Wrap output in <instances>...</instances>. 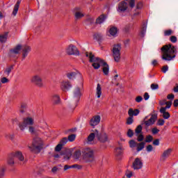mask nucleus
Returning a JSON list of instances; mask_svg holds the SVG:
<instances>
[{"label": "nucleus", "instance_id": "f257e3e1", "mask_svg": "<svg viewBox=\"0 0 178 178\" xmlns=\"http://www.w3.org/2000/svg\"><path fill=\"white\" fill-rule=\"evenodd\" d=\"M161 49L162 52V59L163 60L170 61L176 58L177 49L171 44L163 46Z\"/></svg>", "mask_w": 178, "mask_h": 178}, {"label": "nucleus", "instance_id": "f03ea898", "mask_svg": "<svg viewBox=\"0 0 178 178\" xmlns=\"http://www.w3.org/2000/svg\"><path fill=\"white\" fill-rule=\"evenodd\" d=\"M42 145H44L42 139L36 137L33 139L32 146H29V148L31 152H34V154H40L41 149H42Z\"/></svg>", "mask_w": 178, "mask_h": 178}, {"label": "nucleus", "instance_id": "7ed1b4c3", "mask_svg": "<svg viewBox=\"0 0 178 178\" xmlns=\"http://www.w3.org/2000/svg\"><path fill=\"white\" fill-rule=\"evenodd\" d=\"M86 56L89 58V62L93 63L92 65L95 70L99 69L101 65L104 64V60L99 58V57H95L92 53L86 52Z\"/></svg>", "mask_w": 178, "mask_h": 178}, {"label": "nucleus", "instance_id": "20e7f679", "mask_svg": "<svg viewBox=\"0 0 178 178\" xmlns=\"http://www.w3.org/2000/svg\"><path fill=\"white\" fill-rule=\"evenodd\" d=\"M82 157L86 162L94 161V149L90 147H85L82 149Z\"/></svg>", "mask_w": 178, "mask_h": 178}, {"label": "nucleus", "instance_id": "39448f33", "mask_svg": "<svg viewBox=\"0 0 178 178\" xmlns=\"http://www.w3.org/2000/svg\"><path fill=\"white\" fill-rule=\"evenodd\" d=\"M34 124V118L31 116L26 117L23 119V122L19 124V130L24 131L28 126H33Z\"/></svg>", "mask_w": 178, "mask_h": 178}, {"label": "nucleus", "instance_id": "423d86ee", "mask_svg": "<svg viewBox=\"0 0 178 178\" xmlns=\"http://www.w3.org/2000/svg\"><path fill=\"white\" fill-rule=\"evenodd\" d=\"M122 50V46L119 44H115L113 48V56L115 62L120 61V51Z\"/></svg>", "mask_w": 178, "mask_h": 178}, {"label": "nucleus", "instance_id": "0eeeda50", "mask_svg": "<svg viewBox=\"0 0 178 178\" xmlns=\"http://www.w3.org/2000/svg\"><path fill=\"white\" fill-rule=\"evenodd\" d=\"M147 119H148V116L145 117L142 124H145L146 127H149V126H152V124H154L156 121V115L152 114V117L149 120H147Z\"/></svg>", "mask_w": 178, "mask_h": 178}, {"label": "nucleus", "instance_id": "6e6552de", "mask_svg": "<svg viewBox=\"0 0 178 178\" xmlns=\"http://www.w3.org/2000/svg\"><path fill=\"white\" fill-rule=\"evenodd\" d=\"M67 77L69 80H75V79H78L79 81H83V76L78 71L69 72L67 74Z\"/></svg>", "mask_w": 178, "mask_h": 178}, {"label": "nucleus", "instance_id": "1a4fd4ad", "mask_svg": "<svg viewBox=\"0 0 178 178\" xmlns=\"http://www.w3.org/2000/svg\"><path fill=\"white\" fill-rule=\"evenodd\" d=\"M66 52L67 55H75L79 56L80 55V51H79V49L73 44H70L67 49Z\"/></svg>", "mask_w": 178, "mask_h": 178}, {"label": "nucleus", "instance_id": "9d476101", "mask_svg": "<svg viewBox=\"0 0 178 178\" xmlns=\"http://www.w3.org/2000/svg\"><path fill=\"white\" fill-rule=\"evenodd\" d=\"M82 90L83 88L79 87H76L74 90L73 99L75 101V102H79V101H80V98H81V95H83L81 93Z\"/></svg>", "mask_w": 178, "mask_h": 178}, {"label": "nucleus", "instance_id": "9b49d317", "mask_svg": "<svg viewBox=\"0 0 178 178\" xmlns=\"http://www.w3.org/2000/svg\"><path fill=\"white\" fill-rule=\"evenodd\" d=\"M31 81L38 86V87H42L44 86L42 78L38 74L34 75L31 79Z\"/></svg>", "mask_w": 178, "mask_h": 178}, {"label": "nucleus", "instance_id": "f8f14e48", "mask_svg": "<svg viewBox=\"0 0 178 178\" xmlns=\"http://www.w3.org/2000/svg\"><path fill=\"white\" fill-rule=\"evenodd\" d=\"M12 156H14V158H17V159H18V161H19L20 162H22V163H27L26 159L24 158L23 153L20 151H17L15 152H13Z\"/></svg>", "mask_w": 178, "mask_h": 178}, {"label": "nucleus", "instance_id": "ddd939ff", "mask_svg": "<svg viewBox=\"0 0 178 178\" xmlns=\"http://www.w3.org/2000/svg\"><path fill=\"white\" fill-rule=\"evenodd\" d=\"M22 51V44L17 45L14 49L10 50L8 55L10 58H15L16 55H19Z\"/></svg>", "mask_w": 178, "mask_h": 178}, {"label": "nucleus", "instance_id": "4468645a", "mask_svg": "<svg viewBox=\"0 0 178 178\" xmlns=\"http://www.w3.org/2000/svg\"><path fill=\"white\" fill-rule=\"evenodd\" d=\"M129 6H127V3L126 1H121L118 4L117 12L119 13H124V12L127 10Z\"/></svg>", "mask_w": 178, "mask_h": 178}, {"label": "nucleus", "instance_id": "2eb2a0df", "mask_svg": "<svg viewBox=\"0 0 178 178\" xmlns=\"http://www.w3.org/2000/svg\"><path fill=\"white\" fill-rule=\"evenodd\" d=\"M132 168L134 170H139V169H142L143 161H141V159L140 158L135 159L132 164Z\"/></svg>", "mask_w": 178, "mask_h": 178}, {"label": "nucleus", "instance_id": "dca6fc26", "mask_svg": "<svg viewBox=\"0 0 178 178\" xmlns=\"http://www.w3.org/2000/svg\"><path fill=\"white\" fill-rule=\"evenodd\" d=\"M60 89L63 91H69V90H70V88H72V87H73V86L72 85V83H70V82L69 81H63L60 83Z\"/></svg>", "mask_w": 178, "mask_h": 178}, {"label": "nucleus", "instance_id": "f3484780", "mask_svg": "<svg viewBox=\"0 0 178 178\" xmlns=\"http://www.w3.org/2000/svg\"><path fill=\"white\" fill-rule=\"evenodd\" d=\"M99 122H101V116L95 115L91 118L90 121V124L92 127H95L97 124H99Z\"/></svg>", "mask_w": 178, "mask_h": 178}, {"label": "nucleus", "instance_id": "a211bd4d", "mask_svg": "<svg viewBox=\"0 0 178 178\" xmlns=\"http://www.w3.org/2000/svg\"><path fill=\"white\" fill-rule=\"evenodd\" d=\"M98 136V131L95 130L94 133H91L88 136V140L87 143L88 144H93L94 143V139L95 137H97Z\"/></svg>", "mask_w": 178, "mask_h": 178}, {"label": "nucleus", "instance_id": "6ab92c4d", "mask_svg": "<svg viewBox=\"0 0 178 178\" xmlns=\"http://www.w3.org/2000/svg\"><path fill=\"white\" fill-rule=\"evenodd\" d=\"M159 112L161 113V117L165 120H168V119L170 118V113L166 111L165 108H160Z\"/></svg>", "mask_w": 178, "mask_h": 178}, {"label": "nucleus", "instance_id": "aec40b11", "mask_svg": "<svg viewBox=\"0 0 178 178\" xmlns=\"http://www.w3.org/2000/svg\"><path fill=\"white\" fill-rule=\"evenodd\" d=\"M97 138L101 143H106L108 141V135L106 133L99 134L98 132Z\"/></svg>", "mask_w": 178, "mask_h": 178}, {"label": "nucleus", "instance_id": "412c9836", "mask_svg": "<svg viewBox=\"0 0 178 178\" xmlns=\"http://www.w3.org/2000/svg\"><path fill=\"white\" fill-rule=\"evenodd\" d=\"M170 154H172V149H168L167 150L164 151L161 155V161H166L167 158H169L170 156Z\"/></svg>", "mask_w": 178, "mask_h": 178}, {"label": "nucleus", "instance_id": "4be33fe9", "mask_svg": "<svg viewBox=\"0 0 178 178\" xmlns=\"http://www.w3.org/2000/svg\"><path fill=\"white\" fill-rule=\"evenodd\" d=\"M128 115L129 116H131L134 118V116H138L140 115V110L138 109H133V108H129L128 111Z\"/></svg>", "mask_w": 178, "mask_h": 178}, {"label": "nucleus", "instance_id": "5701e85b", "mask_svg": "<svg viewBox=\"0 0 178 178\" xmlns=\"http://www.w3.org/2000/svg\"><path fill=\"white\" fill-rule=\"evenodd\" d=\"M31 51V48L29 46H24L22 49V59H26L27 58V55H29V53Z\"/></svg>", "mask_w": 178, "mask_h": 178}, {"label": "nucleus", "instance_id": "b1692460", "mask_svg": "<svg viewBox=\"0 0 178 178\" xmlns=\"http://www.w3.org/2000/svg\"><path fill=\"white\" fill-rule=\"evenodd\" d=\"M81 151L80 150H76L75 152H74L72 158L74 159V161H77L80 159L81 156Z\"/></svg>", "mask_w": 178, "mask_h": 178}, {"label": "nucleus", "instance_id": "393cba45", "mask_svg": "<svg viewBox=\"0 0 178 178\" xmlns=\"http://www.w3.org/2000/svg\"><path fill=\"white\" fill-rule=\"evenodd\" d=\"M109 37H116L118 35V28L112 26L108 31Z\"/></svg>", "mask_w": 178, "mask_h": 178}, {"label": "nucleus", "instance_id": "a878e982", "mask_svg": "<svg viewBox=\"0 0 178 178\" xmlns=\"http://www.w3.org/2000/svg\"><path fill=\"white\" fill-rule=\"evenodd\" d=\"M54 105H59L60 104V97L58 95H54L51 98Z\"/></svg>", "mask_w": 178, "mask_h": 178}, {"label": "nucleus", "instance_id": "bb28decb", "mask_svg": "<svg viewBox=\"0 0 178 178\" xmlns=\"http://www.w3.org/2000/svg\"><path fill=\"white\" fill-rule=\"evenodd\" d=\"M107 16L105 15H100L97 19L96 23L97 24H102V23H104L105 20L107 19Z\"/></svg>", "mask_w": 178, "mask_h": 178}, {"label": "nucleus", "instance_id": "cd10ccee", "mask_svg": "<svg viewBox=\"0 0 178 178\" xmlns=\"http://www.w3.org/2000/svg\"><path fill=\"white\" fill-rule=\"evenodd\" d=\"M102 66L104 74L108 76V74H109V65L104 61L102 64Z\"/></svg>", "mask_w": 178, "mask_h": 178}, {"label": "nucleus", "instance_id": "c85d7f7f", "mask_svg": "<svg viewBox=\"0 0 178 178\" xmlns=\"http://www.w3.org/2000/svg\"><path fill=\"white\" fill-rule=\"evenodd\" d=\"M19 8H20V1H17L14 6V9L12 13L13 16H16L17 15V12H19Z\"/></svg>", "mask_w": 178, "mask_h": 178}, {"label": "nucleus", "instance_id": "c756f323", "mask_svg": "<svg viewBox=\"0 0 178 178\" xmlns=\"http://www.w3.org/2000/svg\"><path fill=\"white\" fill-rule=\"evenodd\" d=\"M101 95H102V88H101V85L98 83L96 89V97L101 98Z\"/></svg>", "mask_w": 178, "mask_h": 178}, {"label": "nucleus", "instance_id": "7c9ffc66", "mask_svg": "<svg viewBox=\"0 0 178 178\" xmlns=\"http://www.w3.org/2000/svg\"><path fill=\"white\" fill-rule=\"evenodd\" d=\"M8 32H6L4 34L0 35V42L5 44L8 40Z\"/></svg>", "mask_w": 178, "mask_h": 178}, {"label": "nucleus", "instance_id": "2f4dec72", "mask_svg": "<svg viewBox=\"0 0 178 178\" xmlns=\"http://www.w3.org/2000/svg\"><path fill=\"white\" fill-rule=\"evenodd\" d=\"M13 158H15V156H12V153H11L10 156H9L7 160V163L10 166H13V165H15V160Z\"/></svg>", "mask_w": 178, "mask_h": 178}, {"label": "nucleus", "instance_id": "473e14b6", "mask_svg": "<svg viewBox=\"0 0 178 178\" xmlns=\"http://www.w3.org/2000/svg\"><path fill=\"white\" fill-rule=\"evenodd\" d=\"M145 33H147V22H145L143 24V28L140 31V35H142V37H144L145 35Z\"/></svg>", "mask_w": 178, "mask_h": 178}, {"label": "nucleus", "instance_id": "72a5a7b5", "mask_svg": "<svg viewBox=\"0 0 178 178\" xmlns=\"http://www.w3.org/2000/svg\"><path fill=\"white\" fill-rule=\"evenodd\" d=\"M136 145H137V152H140V151H142V149H144V147H145V142L140 143Z\"/></svg>", "mask_w": 178, "mask_h": 178}, {"label": "nucleus", "instance_id": "f704fd0d", "mask_svg": "<svg viewBox=\"0 0 178 178\" xmlns=\"http://www.w3.org/2000/svg\"><path fill=\"white\" fill-rule=\"evenodd\" d=\"M12 70H13V65L7 67L4 71V74H6V76H9V74H10V73L12 72Z\"/></svg>", "mask_w": 178, "mask_h": 178}, {"label": "nucleus", "instance_id": "c9c22d12", "mask_svg": "<svg viewBox=\"0 0 178 178\" xmlns=\"http://www.w3.org/2000/svg\"><path fill=\"white\" fill-rule=\"evenodd\" d=\"M133 29V24H128L124 28V33H130V31Z\"/></svg>", "mask_w": 178, "mask_h": 178}, {"label": "nucleus", "instance_id": "e433bc0d", "mask_svg": "<svg viewBox=\"0 0 178 178\" xmlns=\"http://www.w3.org/2000/svg\"><path fill=\"white\" fill-rule=\"evenodd\" d=\"M122 154H123V147H117L115 149L116 156H120L122 155Z\"/></svg>", "mask_w": 178, "mask_h": 178}, {"label": "nucleus", "instance_id": "4c0bfd02", "mask_svg": "<svg viewBox=\"0 0 178 178\" xmlns=\"http://www.w3.org/2000/svg\"><path fill=\"white\" fill-rule=\"evenodd\" d=\"M75 19H81V17H84V14L80 11H76L74 14Z\"/></svg>", "mask_w": 178, "mask_h": 178}, {"label": "nucleus", "instance_id": "58836bf2", "mask_svg": "<svg viewBox=\"0 0 178 178\" xmlns=\"http://www.w3.org/2000/svg\"><path fill=\"white\" fill-rule=\"evenodd\" d=\"M94 40H96V41H101L102 40V34L101 33H95L93 35Z\"/></svg>", "mask_w": 178, "mask_h": 178}, {"label": "nucleus", "instance_id": "ea45409f", "mask_svg": "<svg viewBox=\"0 0 178 178\" xmlns=\"http://www.w3.org/2000/svg\"><path fill=\"white\" fill-rule=\"evenodd\" d=\"M165 105L166 106L165 107H161V108L165 109V111H167V109H170L172 106V102L171 101L166 102Z\"/></svg>", "mask_w": 178, "mask_h": 178}, {"label": "nucleus", "instance_id": "a19ab883", "mask_svg": "<svg viewBox=\"0 0 178 178\" xmlns=\"http://www.w3.org/2000/svg\"><path fill=\"white\" fill-rule=\"evenodd\" d=\"M29 131L31 133V134H35V133H37L35 127H34L33 125H29Z\"/></svg>", "mask_w": 178, "mask_h": 178}, {"label": "nucleus", "instance_id": "79ce46f5", "mask_svg": "<svg viewBox=\"0 0 178 178\" xmlns=\"http://www.w3.org/2000/svg\"><path fill=\"white\" fill-rule=\"evenodd\" d=\"M141 131H143V126H141V124H140L135 129V133H136V136H138V134H140V133H141Z\"/></svg>", "mask_w": 178, "mask_h": 178}, {"label": "nucleus", "instance_id": "37998d69", "mask_svg": "<svg viewBox=\"0 0 178 178\" xmlns=\"http://www.w3.org/2000/svg\"><path fill=\"white\" fill-rule=\"evenodd\" d=\"M68 141L69 140H67V138H63L60 140L59 144L63 147L64 145H66V144H67Z\"/></svg>", "mask_w": 178, "mask_h": 178}, {"label": "nucleus", "instance_id": "c03bdc74", "mask_svg": "<svg viewBox=\"0 0 178 178\" xmlns=\"http://www.w3.org/2000/svg\"><path fill=\"white\" fill-rule=\"evenodd\" d=\"M154 140V138L151 135H148L146 136V139L145 140V143H152V140Z\"/></svg>", "mask_w": 178, "mask_h": 178}, {"label": "nucleus", "instance_id": "a18cd8bd", "mask_svg": "<svg viewBox=\"0 0 178 178\" xmlns=\"http://www.w3.org/2000/svg\"><path fill=\"white\" fill-rule=\"evenodd\" d=\"M6 170V169H5V168L3 167L0 168V178H3V177L5 176Z\"/></svg>", "mask_w": 178, "mask_h": 178}, {"label": "nucleus", "instance_id": "49530a36", "mask_svg": "<svg viewBox=\"0 0 178 178\" xmlns=\"http://www.w3.org/2000/svg\"><path fill=\"white\" fill-rule=\"evenodd\" d=\"M63 148V146L60 143H58L55 147V151L56 152H60Z\"/></svg>", "mask_w": 178, "mask_h": 178}, {"label": "nucleus", "instance_id": "de8ad7c7", "mask_svg": "<svg viewBox=\"0 0 178 178\" xmlns=\"http://www.w3.org/2000/svg\"><path fill=\"white\" fill-rule=\"evenodd\" d=\"M134 122V117L129 116L127 119V124H133V122Z\"/></svg>", "mask_w": 178, "mask_h": 178}, {"label": "nucleus", "instance_id": "09e8293b", "mask_svg": "<svg viewBox=\"0 0 178 178\" xmlns=\"http://www.w3.org/2000/svg\"><path fill=\"white\" fill-rule=\"evenodd\" d=\"M129 147L130 148H135V147H137V143H136V141L134 140H131L129 141Z\"/></svg>", "mask_w": 178, "mask_h": 178}, {"label": "nucleus", "instance_id": "8fccbe9b", "mask_svg": "<svg viewBox=\"0 0 178 178\" xmlns=\"http://www.w3.org/2000/svg\"><path fill=\"white\" fill-rule=\"evenodd\" d=\"M165 124V119L160 118L157 121V126H163Z\"/></svg>", "mask_w": 178, "mask_h": 178}, {"label": "nucleus", "instance_id": "3c124183", "mask_svg": "<svg viewBox=\"0 0 178 178\" xmlns=\"http://www.w3.org/2000/svg\"><path fill=\"white\" fill-rule=\"evenodd\" d=\"M68 141H70L71 143L74 141L76 140V134H71L68 136L67 138Z\"/></svg>", "mask_w": 178, "mask_h": 178}, {"label": "nucleus", "instance_id": "603ef678", "mask_svg": "<svg viewBox=\"0 0 178 178\" xmlns=\"http://www.w3.org/2000/svg\"><path fill=\"white\" fill-rule=\"evenodd\" d=\"M173 34V31L172 29L165 30L164 31V35H172Z\"/></svg>", "mask_w": 178, "mask_h": 178}, {"label": "nucleus", "instance_id": "864d4df0", "mask_svg": "<svg viewBox=\"0 0 178 178\" xmlns=\"http://www.w3.org/2000/svg\"><path fill=\"white\" fill-rule=\"evenodd\" d=\"M83 166L79 165V164H74L71 165V169L74 168V169H78L80 170V169H82Z\"/></svg>", "mask_w": 178, "mask_h": 178}, {"label": "nucleus", "instance_id": "5fc2aeb1", "mask_svg": "<svg viewBox=\"0 0 178 178\" xmlns=\"http://www.w3.org/2000/svg\"><path fill=\"white\" fill-rule=\"evenodd\" d=\"M127 134L128 137L131 138V137H133V136H134V132L133 131V130L129 129Z\"/></svg>", "mask_w": 178, "mask_h": 178}, {"label": "nucleus", "instance_id": "6e6d98bb", "mask_svg": "<svg viewBox=\"0 0 178 178\" xmlns=\"http://www.w3.org/2000/svg\"><path fill=\"white\" fill-rule=\"evenodd\" d=\"M129 6L133 9L136 6V0H130L129 1Z\"/></svg>", "mask_w": 178, "mask_h": 178}, {"label": "nucleus", "instance_id": "4d7b16f0", "mask_svg": "<svg viewBox=\"0 0 178 178\" xmlns=\"http://www.w3.org/2000/svg\"><path fill=\"white\" fill-rule=\"evenodd\" d=\"M170 40L173 43L177 42V38L175 35H172L170 38Z\"/></svg>", "mask_w": 178, "mask_h": 178}, {"label": "nucleus", "instance_id": "13d9d810", "mask_svg": "<svg viewBox=\"0 0 178 178\" xmlns=\"http://www.w3.org/2000/svg\"><path fill=\"white\" fill-rule=\"evenodd\" d=\"M152 149H154V148L152 147V145H149L146 147V151L147 152H152Z\"/></svg>", "mask_w": 178, "mask_h": 178}, {"label": "nucleus", "instance_id": "bf43d9fd", "mask_svg": "<svg viewBox=\"0 0 178 178\" xmlns=\"http://www.w3.org/2000/svg\"><path fill=\"white\" fill-rule=\"evenodd\" d=\"M86 22L88 23H89L90 24H92V23H94L95 22V19H94V18H92V17H89L87 19Z\"/></svg>", "mask_w": 178, "mask_h": 178}, {"label": "nucleus", "instance_id": "052dcab7", "mask_svg": "<svg viewBox=\"0 0 178 178\" xmlns=\"http://www.w3.org/2000/svg\"><path fill=\"white\" fill-rule=\"evenodd\" d=\"M135 101L136 102H138V104H140V102L143 101V97L141 96L136 97V98L135 99Z\"/></svg>", "mask_w": 178, "mask_h": 178}, {"label": "nucleus", "instance_id": "680f3d73", "mask_svg": "<svg viewBox=\"0 0 178 178\" xmlns=\"http://www.w3.org/2000/svg\"><path fill=\"white\" fill-rule=\"evenodd\" d=\"M1 82L3 84H5L6 83H8L9 82V79H8L6 77H3L1 79Z\"/></svg>", "mask_w": 178, "mask_h": 178}, {"label": "nucleus", "instance_id": "e2e57ef3", "mask_svg": "<svg viewBox=\"0 0 178 178\" xmlns=\"http://www.w3.org/2000/svg\"><path fill=\"white\" fill-rule=\"evenodd\" d=\"M168 70H169V67H168V65L163 66L161 69V72H163V73H165Z\"/></svg>", "mask_w": 178, "mask_h": 178}, {"label": "nucleus", "instance_id": "0e129e2a", "mask_svg": "<svg viewBox=\"0 0 178 178\" xmlns=\"http://www.w3.org/2000/svg\"><path fill=\"white\" fill-rule=\"evenodd\" d=\"M167 99H170L171 101H173L175 99V95L173 94L168 95Z\"/></svg>", "mask_w": 178, "mask_h": 178}, {"label": "nucleus", "instance_id": "69168bd1", "mask_svg": "<svg viewBox=\"0 0 178 178\" xmlns=\"http://www.w3.org/2000/svg\"><path fill=\"white\" fill-rule=\"evenodd\" d=\"M143 140H144V136H143V134L138 135L137 140L141 142Z\"/></svg>", "mask_w": 178, "mask_h": 178}, {"label": "nucleus", "instance_id": "338daca9", "mask_svg": "<svg viewBox=\"0 0 178 178\" xmlns=\"http://www.w3.org/2000/svg\"><path fill=\"white\" fill-rule=\"evenodd\" d=\"M150 88H151V90L154 91L155 90H156V83H152L151 86H150Z\"/></svg>", "mask_w": 178, "mask_h": 178}, {"label": "nucleus", "instance_id": "774afa93", "mask_svg": "<svg viewBox=\"0 0 178 178\" xmlns=\"http://www.w3.org/2000/svg\"><path fill=\"white\" fill-rule=\"evenodd\" d=\"M143 8V3L141 2H139L136 4V9H142Z\"/></svg>", "mask_w": 178, "mask_h": 178}]
</instances>
